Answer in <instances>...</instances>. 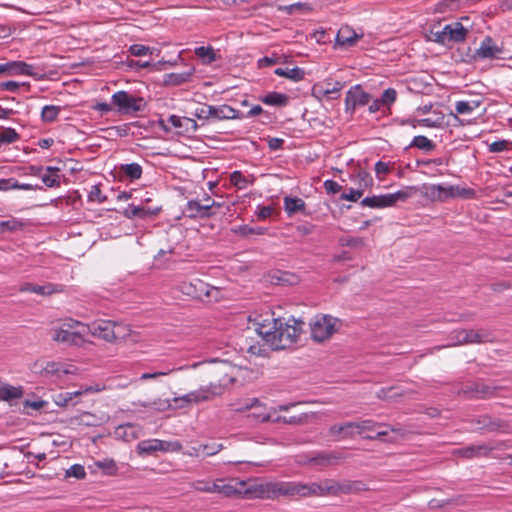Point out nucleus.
I'll list each match as a JSON object with an SVG mask.
<instances>
[{
  "label": "nucleus",
  "mask_w": 512,
  "mask_h": 512,
  "mask_svg": "<svg viewBox=\"0 0 512 512\" xmlns=\"http://www.w3.org/2000/svg\"><path fill=\"white\" fill-rule=\"evenodd\" d=\"M358 482H337L325 479L319 483H302L297 481H270L258 486L256 492L262 499H278L280 497H323L349 494L358 490Z\"/></svg>",
  "instance_id": "f257e3e1"
},
{
  "label": "nucleus",
  "mask_w": 512,
  "mask_h": 512,
  "mask_svg": "<svg viewBox=\"0 0 512 512\" xmlns=\"http://www.w3.org/2000/svg\"><path fill=\"white\" fill-rule=\"evenodd\" d=\"M283 322L280 318H266L256 323V332L272 349L280 350L294 344L302 332L304 322L292 319Z\"/></svg>",
  "instance_id": "f03ea898"
},
{
  "label": "nucleus",
  "mask_w": 512,
  "mask_h": 512,
  "mask_svg": "<svg viewBox=\"0 0 512 512\" xmlns=\"http://www.w3.org/2000/svg\"><path fill=\"white\" fill-rule=\"evenodd\" d=\"M83 328L87 331L106 342H115L118 340H124L130 335L129 326L114 322L111 320L97 319L89 324H84Z\"/></svg>",
  "instance_id": "7ed1b4c3"
},
{
  "label": "nucleus",
  "mask_w": 512,
  "mask_h": 512,
  "mask_svg": "<svg viewBox=\"0 0 512 512\" xmlns=\"http://www.w3.org/2000/svg\"><path fill=\"white\" fill-rule=\"evenodd\" d=\"M311 338L316 342H324L332 337L341 327V320L327 314H317L310 321Z\"/></svg>",
  "instance_id": "20e7f679"
},
{
  "label": "nucleus",
  "mask_w": 512,
  "mask_h": 512,
  "mask_svg": "<svg viewBox=\"0 0 512 512\" xmlns=\"http://www.w3.org/2000/svg\"><path fill=\"white\" fill-rule=\"evenodd\" d=\"M424 195L432 201L445 202L449 198L463 197L473 198L475 191L471 188H461L459 186H444L442 184H430L424 186Z\"/></svg>",
  "instance_id": "39448f33"
},
{
  "label": "nucleus",
  "mask_w": 512,
  "mask_h": 512,
  "mask_svg": "<svg viewBox=\"0 0 512 512\" xmlns=\"http://www.w3.org/2000/svg\"><path fill=\"white\" fill-rule=\"evenodd\" d=\"M179 290L189 297L207 302L216 300L219 294L218 288L198 278L191 281H182L179 284Z\"/></svg>",
  "instance_id": "423d86ee"
},
{
  "label": "nucleus",
  "mask_w": 512,
  "mask_h": 512,
  "mask_svg": "<svg viewBox=\"0 0 512 512\" xmlns=\"http://www.w3.org/2000/svg\"><path fill=\"white\" fill-rule=\"evenodd\" d=\"M194 116L199 120H233L242 119L244 117L239 110L227 104L218 106L204 104L195 109Z\"/></svg>",
  "instance_id": "0eeeda50"
},
{
  "label": "nucleus",
  "mask_w": 512,
  "mask_h": 512,
  "mask_svg": "<svg viewBox=\"0 0 512 512\" xmlns=\"http://www.w3.org/2000/svg\"><path fill=\"white\" fill-rule=\"evenodd\" d=\"M111 102L117 107L120 114L133 115L144 111L146 102L144 98L130 94L121 90L115 92L111 97Z\"/></svg>",
  "instance_id": "6e6552de"
},
{
  "label": "nucleus",
  "mask_w": 512,
  "mask_h": 512,
  "mask_svg": "<svg viewBox=\"0 0 512 512\" xmlns=\"http://www.w3.org/2000/svg\"><path fill=\"white\" fill-rule=\"evenodd\" d=\"M414 190L413 187H408L406 190H399L395 193H388L382 195H373L365 197L361 200V206L369 208H387L394 206L397 202H405Z\"/></svg>",
  "instance_id": "1a4fd4ad"
},
{
  "label": "nucleus",
  "mask_w": 512,
  "mask_h": 512,
  "mask_svg": "<svg viewBox=\"0 0 512 512\" xmlns=\"http://www.w3.org/2000/svg\"><path fill=\"white\" fill-rule=\"evenodd\" d=\"M451 345L481 344L492 341V334L487 330H454L450 334Z\"/></svg>",
  "instance_id": "9d476101"
},
{
  "label": "nucleus",
  "mask_w": 512,
  "mask_h": 512,
  "mask_svg": "<svg viewBox=\"0 0 512 512\" xmlns=\"http://www.w3.org/2000/svg\"><path fill=\"white\" fill-rule=\"evenodd\" d=\"M83 325L84 324L79 321L69 319V321L67 323H64L62 327L54 328L52 330V340L67 345L80 346L84 342L81 333L70 331V329L76 326L83 327Z\"/></svg>",
  "instance_id": "9b49d317"
},
{
  "label": "nucleus",
  "mask_w": 512,
  "mask_h": 512,
  "mask_svg": "<svg viewBox=\"0 0 512 512\" xmlns=\"http://www.w3.org/2000/svg\"><path fill=\"white\" fill-rule=\"evenodd\" d=\"M497 387L491 386L483 381H471L465 383L458 391L466 399H488L496 395Z\"/></svg>",
  "instance_id": "f8f14e48"
},
{
  "label": "nucleus",
  "mask_w": 512,
  "mask_h": 512,
  "mask_svg": "<svg viewBox=\"0 0 512 512\" xmlns=\"http://www.w3.org/2000/svg\"><path fill=\"white\" fill-rule=\"evenodd\" d=\"M469 28L465 27L462 22H452L444 26L443 30L436 34L437 40L442 44L450 42L460 43L465 41Z\"/></svg>",
  "instance_id": "ddd939ff"
},
{
  "label": "nucleus",
  "mask_w": 512,
  "mask_h": 512,
  "mask_svg": "<svg viewBox=\"0 0 512 512\" xmlns=\"http://www.w3.org/2000/svg\"><path fill=\"white\" fill-rule=\"evenodd\" d=\"M504 50L503 44L498 45L491 36H486L476 49L475 56L484 60L505 59Z\"/></svg>",
  "instance_id": "4468645a"
},
{
  "label": "nucleus",
  "mask_w": 512,
  "mask_h": 512,
  "mask_svg": "<svg viewBox=\"0 0 512 512\" xmlns=\"http://www.w3.org/2000/svg\"><path fill=\"white\" fill-rule=\"evenodd\" d=\"M222 392L223 387L221 385L210 384L208 386H203L195 391L187 393L180 399L188 403H200L204 401H210L215 397L220 396Z\"/></svg>",
  "instance_id": "2eb2a0df"
},
{
  "label": "nucleus",
  "mask_w": 512,
  "mask_h": 512,
  "mask_svg": "<svg viewBox=\"0 0 512 512\" xmlns=\"http://www.w3.org/2000/svg\"><path fill=\"white\" fill-rule=\"evenodd\" d=\"M370 100L369 93L365 92L360 85H354L346 93L345 110L353 113L358 106L368 105Z\"/></svg>",
  "instance_id": "dca6fc26"
},
{
  "label": "nucleus",
  "mask_w": 512,
  "mask_h": 512,
  "mask_svg": "<svg viewBox=\"0 0 512 512\" xmlns=\"http://www.w3.org/2000/svg\"><path fill=\"white\" fill-rule=\"evenodd\" d=\"M495 448L496 447H492L486 443L472 444L466 447L456 449L454 451V454L467 459L488 457L491 451L494 450Z\"/></svg>",
  "instance_id": "f3484780"
},
{
  "label": "nucleus",
  "mask_w": 512,
  "mask_h": 512,
  "mask_svg": "<svg viewBox=\"0 0 512 512\" xmlns=\"http://www.w3.org/2000/svg\"><path fill=\"white\" fill-rule=\"evenodd\" d=\"M20 292H30L42 296H49L55 293H62L64 286L61 284L47 283L44 285H37L32 283H24L19 288Z\"/></svg>",
  "instance_id": "a211bd4d"
},
{
  "label": "nucleus",
  "mask_w": 512,
  "mask_h": 512,
  "mask_svg": "<svg viewBox=\"0 0 512 512\" xmlns=\"http://www.w3.org/2000/svg\"><path fill=\"white\" fill-rule=\"evenodd\" d=\"M476 424L480 425V428L487 432H508L509 424L501 419H495L490 416H480L475 420Z\"/></svg>",
  "instance_id": "6ab92c4d"
},
{
  "label": "nucleus",
  "mask_w": 512,
  "mask_h": 512,
  "mask_svg": "<svg viewBox=\"0 0 512 512\" xmlns=\"http://www.w3.org/2000/svg\"><path fill=\"white\" fill-rule=\"evenodd\" d=\"M184 212L189 218H209L216 215V212H210L207 204L197 200L188 201Z\"/></svg>",
  "instance_id": "aec40b11"
},
{
  "label": "nucleus",
  "mask_w": 512,
  "mask_h": 512,
  "mask_svg": "<svg viewBox=\"0 0 512 512\" xmlns=\"http://www.w3.org/2000/svg\"><path fill=\"white\" fill-rule=\"evenodd\" d=\"M118 177L121 181H135L141 178L143 169L138 163L121 164L117 168Z\"/></svg>",
  "instance_id": "412c9836"
},
{
  "label": "nucleus",
  "mask_w": 512,
  "mask_h": 512,
  "mask_svg": "<svg viewBox=\"0 0 512 512\" xmlns=\"http://www.w3.org/2000/svg\"><path fill=\"white\" fill-rule=\"evenodd\" d=\"M244 486V482H238L235 480H231L229 482H225L222 479H218L214 481V493L222 494L226 497H232L235 495L241 494V489L237 486Z\"/></svg>",
  "instance_id": "4be33fe9"
},
{
  "label": "nucleus",
  "mask_w": 512,
  "mask_h": 512,
  "mask_svg": "<svg viewBox=\"0 0 512 512\" xmlns=\"http://www.w3.org/2000/svg\"><path fill=\"white\" fill-rule=\"evenodd\" d=\"M195 73V67L189 66L185 71L180 73H168L164 75V84L166 86H180L191 81Z\"/></svg>",
  "instance_id": "5701e85b"
},
{
  "label": "nucleus",
  "mask_w": 512,
  "mask_h": 512,
  "mask_svg": "<svg viewBox=\"0 0 512 512\" xmlns=\"http://www.w3.org/2000/svg\"><path fill=\"white\" fill-rule=\"evenodd\" d=\"M360 36L348 26H343L339 29L336 35V46L351 47L353 46Z\"/></svg>",
  "instance_id": "b1692460"
},
{
  "label": "nucleus",
  "mask_w": 512,
  "mask_h": 512,
  "mask_svg": "<svg viewBox=\"0 0 512 512\" xmlns=\"http://www.w3.org/2000/svg\"><path fill=\"white\" fill-rule=\"evenodd\" d=\"M354 422L335 424L329 428V434L335 440L351 438L355 435Z\"/></svg>",
  "instance_id": "393cba45"
},
{
  "label": "nucleus",
  "mask_w": 512,
  "mask_h": 512,
  "mask_svg": "<svg viewBox=\"0 0 512 512\" xmlns=\"http://www.w3.org/2000/svg\"><path fill=\"white\" fill-rule=\"evenodd\" d=\"M284 210L289 217L299 212L308 215L306 212V203L299 197L286 196L284 198Z\"/></svg>",
  "instance_id": "a878e982"
},
{
  "label": "nucleus",
  "mask_w": 512,
  "mask_h": 512,
  "mask_svg": "<svg viewBox=\"0 0 512 512\" xmlns=\"http://www.w3.org/2000/svg\"><path fill=\"white\" fill-rule=\"evenodd\" d=\"M354 425L355 434L359 435H364L367 432H374L376 428H389L390 431H397V429L394 427L388 426L386 424H380L370 419L355 421Z\"/></svg>",
  "instance_id": "bb28decb"
},
{
  "label": "nucleus",
  "mask_w": 512,
  "mask_h": 512,
  "mask_svg": "<svg viewBox=\"0 0 512 512\" xmlns=\"http://www.w3.org/2000/svg\"><path fill=\"white\" fill-rule=\"evenodd\" d=\"M289 96L281 92H269L264 96L259 97V100L265 105L274 107H285L289 103Z\"/></svg>",
  "instance_id": "cd10ccee"
},
{
  "label": "nucleus",
  "mask_w": 512,
  "mask_h": 512,
  "mask_svg": "<svg viewBox=\"0 0 512 512\" xmlns=\"http://www.w3.org/2000/svg\"><path fill=\"white\" fill-rule=\"evenodd\" d=\"M444 118L445 116L441 111L433 110L431 111V116L416 120V124H413V126L416 127V125H419L429 128L440 127L444 122Z\"/></svg>",
  "instance_id": "c85d7f7f"
},
{
  "label": "nucleus",
  "mask_w": 512,
  "mask_h": 512,
  "mask_svg": "<svg viewBox=\"0 0 512 512\" xmlns=\"http://www.w3.org/2000/svg\"><path fill=\"white\" fill-rule=\"evenodd\" d=\"M101 389L99 387H92V386H89V387H86L84 390H78V391H74V392H64V393H60L57 395L56 399H55V403L58 405V406H66L68 405V403L74 398V397H77L79 395H82L83 393H90V392H98L100 391Z\"/></svg>",
  "instance_id": "c756f323"
},
{
  "label": "nucleus",
  "mask_w": 512,
  "mask_h": 512,
  "mask_svg": "<svg viewBox=\"0 0 512 512\" xmlns=\"http://www.w3.org/2000/svg\"><path fill=\"white\" fill-rule=\"evenodd\" d=\"M23 395L21 387H14L0 380V400L10 401L13 399H19Z\"/></svg>",
  "instance_id": "7c9ffc66"
},
{
  "label": "nucleus",
  "mask_w": 512,
  "mask_h": 512,
  "mask_svg": "<svg viewBox=\"0 0 512 512\" xmlns=\"http://www.w3.org/2000/svg\"><path fill=\"white\" fill-rule=\"evenodd\" d=\"M274 74L280 77L288 78L294 82H298L304 79L305 71L302 68H276Z\"/></svg>",
  "instance_id": "2f4dec72"
},
{
  "label": "nucleus",
  "mask_w": 512,
  "mask_h": 512,
  "mask_svg": "<svg viewBox=\"0 0 512 512\" xmlns=\"http://www.w3.org/2000/svg\"><path fill=\"white\" fill-rule=\"evenodd\" d=\"M483 103L482 98L472 99V100H462L457 101L455 104V110L457 114H471L477 108H479Z\"/></svg>",
  "instance_id": "473e14b6"
},
{
  "label": "nucleus",
  "mask_w": 512,
  "mask_h": 512,
  "mask_svg": "<svg viewBox=\"0 0 512 512\" xmlns=\"http://www.w3.org/2000/svg\"><path fill=\"white\" fill-rule=\"evenodd\" d=\"M25 225L26 223L22 219L13 217L5 221H0V234L21 231Z\"/></svg>",
  "instance_id": "72a5a7b5"
},
{
  "label": "nucleus",
  "mask_w": 512,
  "mask_h": 512,
  "mask_svg": "<svg viewBox=\"0 0 512 512\" xmlns=\"http://www.w3.org/2000/svg\"><path fill=\"white\" fill-rule=\"evenodd\" d=\"M136 450L141 456L150 455L154 452L160 451L159 439L142 440L137 444Z\"/></svg>",
  "instance_id": "f704fd0d"
},
{
  "label": "nucleus",
  "mask_w": 512,
  "mask_h": 512,
  "mask_svg": "<svg viewBox=\"0 0 512 512\" xmlns=\"http://www.w3.org/2000/svg\"><path fill=\"white\" fill-rule=\"evenodd\" d=\"M45 170L48 173L41 175L42 182L49 188L59 187L61 184L60 176L58 174L59 168L48 166Z\"/></svg>",
  "instance_id": "c9c22d12"
},
{
  "label": "nucleus",
  "mask_w": 512,
  "mask_h": 512,
  "mask_svg": "<svg viewBox=\"0 0 512 512\" xmlns=\"http://www.w3.org/2000/svg\"><path fill=\"white\" fill-rule=\"evenodd\" d=\"M343 88V83L336 81L335 83L325 82L324 85L315 87L314 94L317 93L319 98L328 96L331 94H338Z\"/></svg>",
  "instance_id": "e433bc0d"
},
{
  "label": "nucleus",
  "mask_w": 512,
  "mask_h": 512,
  "mask_svg": "<svg viewBox=\"0 0 512 512\" xmlns=\"http://www.w3.org/2000/svg\"><path fill=\"white\" fill-rule=\"evenodd\" d=\"M340 459V456L336 452H322L312 457L309 463L320 466H328Z\"/></svg>",
  "instance_id": "4c0bfd02"
},
{
  "label": "nucleus",
  "mask_w": 512,
  "mask_h": 512,
  "mask_svg": "<svg viewBox=\"0 0 512 512\" xmlns=\"http://www.w3.org/2000/svg\"><path fill=\"white\" fill-rule=\"evenodd\" d=\"M409 147L418 148L425 152H431L436 148V144L424 135L415 136Z\"/></svg>",
  "instance_id": "58836bf2"
},
{
  "label": "nucleus",
  "mask_w": 512,
  "mask_h": 512,
  "mask_svg": "<svg viewBox=\"0 0 512 512\" xmlns=\"http://www.w3.org/2000/svg\"><path fill=\"white\" fill-rule=\"evenodd\" d=\"M194 53L199 57L203 64L209 65L216 61V53L211 46L196 47Z\"/></svg>",
  "instance_id": "ea45409f"
},
{
  "label": "nucleus",
  "mask_w": 512,
  "mask_h": 512,
  "mask_svg": "<svg viewBox=\"0 0 512 512\" xmlns=\"http://www.w3.org/2000/svg\"><path fill=\"white\" fill-rule=\"evenodd\" d=\"M34 67L23 61H11L10 62V75H34Z\"/></svg>",
  "instance_id": "a19ab883"
},
{
  "label": "nucleus",
  "mask_w": 512,
  "mask_h": 512,
  "mask_svg": "<svg viewBox=\"0 0 512 512\" xmlns=\"http://www.w3.org/2000/svg\"><path fill=\"white\" fill-rule=\"evenodd\" d=\"M60 111H61V107H59V106L45 105L41 111V119L43 122H46V123L54 122L57 119Z\"/></svg>",
  "instance_id": "79ce46f5"
},
{
  "label": "nucleus",
  "mask_w": 512,
  "mask_h": 512,
  "mask_svg": "<svg viewBox=\"0 0 512 512\" xmlns=\"http://www.w3.org/2000/svg\"><path fill=\"white\" fill-rule=\"evenodd\" d=\"M230 183L235 186L239 190L246 189L249 181L247 178L242 174L241 171H233L230 175Z\"/></svg>",
  "instance_id": "37998d69"
},
{
  "label": "nucleus",
  "mask_w": 512,
  "mask_h": 512,
  "mask_svg": "<svg viewBox=\"0 0 512 512\" xmlns=\"http://www.w3.org/2000/svg\"><path fill=\"white\" fill-rule=\"evenodd\" d=\"M19 139V134L14 128H5L0 131V147L4 144H10Z\"/></svg>",
  "instance_id": "c03bdc74"
},
{
  "label": "nucleus",
  "mask_w": 512,
  "mask_h": 512,
  "mask_svg": "<svg viewBox=\"0 0 512 512\" xmlns=\"http://www.w3.org/2000/svg\"><path fill=\"white\" fill-rule=\"evenodd\" d=\"M267 229L262 227H251L249 225H241L239 226L235 232L238 233L241 236H248L251 234H257V235H264L266 233Z\"/></svg>",
  "instance_id": "a18cd8bd"
},
{
  "label": "nucleus",
  "mask_w": 512,
  "mask_h": 512,
  "mask_svg": "<svg viewBox=\"0 0 512 512\" xmlns=\"http://www.w3.org/2000/svg\"><path fill=\"white\" fill-rule=\"evenodd\" d=\"M159 447L162 452H180L183 448L179 441H166L160 439Z\"/></svg>",
  "instance_id": "49530a36"
},
{
  "label": "nucleus",
  "mask_w": 512,
  "mask_h": 512,
  "mask_svg": "<svg viewBox=\"0 0 512 512\" xmlns=\"http://www.w3.org/2000/svg\"><path fill=\"white\" fill-rule=\"evenodd\" d=\"M65 477H74L76 479H84L86 477V471L83 465L74 464L65 472Z\"/></svg>",
  "instance_id": "de8ad7c7"
},
{
  "label": "nucleus",
  "mask_w": 512,
  "mask_h": 512,
  "mask_svg": "<svg viewBox=\"0 0 512 512\" xmlns=\"http://www.w3.org/2000/svg\"><path fill=\"white\" fill-rule=\"evenodd\" d=\"M357 178L359 180V188L363 189V192L365 191V189H368L373 186V178L367 171L360 170L357 173Z\"/></svg>",
  "instance_id": "09e8293b"
},
{
  "label": "nucleus",
  "mask_w": 512,
  "mask_h": 512,
  "mask_svg": "<svg viewBox=\"0 0 512 512\" xmlns=\"http://www.w3.org/2000/svg\"><path fill=\"white\" fill-rule=\"evenodd\" d=\"M88 201L101 204L107 201V197L102 195L99 185H93L88 193Z\"/></svg>",
  "instance_id": "8fccbe9b"
},
{
  "label": "nucleus",
  "mask_w": 512,
  "mask_h": 512,
  "mask_svg": "<svg viewBox=\"0 0 512 512\" xmlns=\"http://www.w3.org/2000/svg\"><path fill=\"white\" fill-rule=\"evenodd\" d=\"M116 435L124 438V440L129 441L130 439H134L136 436L133 432V426L131 424L121 425L116 431Z\"/></svg>",
  "instance_id": "3c124183"
},
{
  "label": "nucleus",
  "mask_w": 512,
  "mask_h": 512,
  "mask_svg": "<svg viewBox=\"0 0 512 512\" xmlns=\"http://www.w3.org/2000/svg\"><path fill=\"white\" fill-rule=\"evenodd\" d=\"M160 212V208H150L143 205H139L138 218L139 219H148L157 216Z\"/></svg>",
  "instance_id": "603ef678"
},
{
  "label": "nucleus",
  "mask_w": 512,
  "mask_h": 512,
  "mask_svg": "<svg viewBox=\"0 0 512 512\" xmlns=\"http://www.w3.org/2000/svg\"><path fill=\"white\" fill-rule=\"evenodd\" d=\"M363 193V189L349 188L347 192L341 194V199L356 202L362 197Z\"/></svg>",
  "instance_id": "864d4df0"
},
{
  "label": "nucleus",
  "mask_w": 512,
  "mask_h": 512,
  "mask_svg": "<svg viewBox=\"0 0 512 512\" xmlns=\"http://www.w3.org/2000/svg\"><path fill=\"white\" fill-rule=\"evenodd\" d=\"M391 171V167L389 163L378 161L375 164V174L376 177L381 181L384 179L385 175L389 174Z\"/></svg>",
  "instance_id": "5fc2aeb1"
},
{
  "label": "nucleus",
  "mask_w": 512,
  "mask_h": 512,
  "mask_svg": "<svg viewBox=\"0 0 512 512\" xmlns=\"http://www.w3.org/2000/svg\"><path fill=\"white\" fill-rule=\"evenodd\" d=\"M512 145V142L508 140H498L491 143L488 146V151L491 153H498L509 149V146Z\"/></svg>",
  "instance_id": "6e6d98bb"
},
{
  "label": "nucleus",
  "mask_w": 512,
  "mask_h": 512,
  "mask_svg": "<svg viewBox=\"0 0 512 512\" xmlns=\"http://www.w3.org/2000/svg\"><path fill=\"white\" fill-rule=\"evenodd\" d=\"M397 98V92L393 88H388L384 90L381 96V101L384 106L389 107L391 104H393L396 101Z\"/></svg>",
  "instance_id": "4d7b16f0"
},
{
  "label": "nucleus",
  "mask_w": 512,
  "mask_h": 512,
  "mask_svg": "<svg viewBox=\"0 0 512 512\" xmlns=\"http://www.w3.org/2000/svg\"><path fill=\"white\" fill-rule=\"evenodd\" d=\"M339 244L341 246H348V247H361L364 245V240L360 237H341L339 239Z\"/></svg>",
  "instance_id": "13d9d810"
},
{
  "label": "nucleus",
  "mask_w": 512,
  "mask_h": 512,
  "mask_svg": "<svg viewBox=\"0 0 512 512\" xmlns=\"http://www.w3.org/2000/svg\"><path fill=\"white\" fill-rule=\"evenodd\" d=\"M149 51L150 48L142 44H133L128 49V52L136 57L145 56Z\"/></svg>",
  "instance_id": "bf43d9fd"
},
{
  "label": "nucleus",
  "mask_w": 512,
  "mask_h": 512,
  "mask_svg": "<svg viewBox=\"0 0 512 512\" xmlns=\"http://www.w3.org/2000/svg\"><path fill=\"white\" fill-rule=\"evenodd\" d=\"M418 165L429 167L431 165L441 166V165H448L449 164V158L439 157L434 159H427V160H421L417 161Z\"/></svg>",
  "instance_id": "052dcab7"
},
{
  "label": "nucleus",
  "mask_w": 512,
  "mask_h": 512,
  "mask_svg": "<svg viewBox=\"0 0 512 512\" xmlns=\"http://www.w3.org/2000/svg\"><path fill=\"white\" fill-rule=\"evenodd\" d=\"M389 430H390L389 428H385V429L376 428V430L374 432H367V434H364L363 437L365 439H370V440L382 439L384 436L388 435Z\"/></svg>",
  "instance_id": "680f3d73"
},
{
  "label": "nucleus",
  "mask_w": 512,
  "mask_h": 512,
  "mask_svg": "<svg viewBox=\"0 0 512 512\" xmlns=\"http://www.w3.org/2000/svg\"><path fill=\"white\" fill-rule=\"evenodd\" d=\"M273 208L271 206L258 205L256 208V215L259 219H267L272 215Z\"/></svg>",
  "instance_id": "e2e57ef3"
},
{
  "label": "nucleus",
  "mask_w": 512,
  "mask_h": 512,
  "mask_svg": "<svg viewBox=\"0 0 512 512\" xmlns=\"http://www.w3.org/2000/svg\"><path fill=\"white\" fill-rule=\"evenodd\" d=\"M138 212H139V205H135L134 203H131L129 204L125 209L124 211L122 212V214L128 218V219H133V218H138Z\"/></svg>",
  "instance_id": "0e129e2a"
},
{
  "label": "nucleus",
  "mask_w": 512,
  "mask_h": 512,
  "mask_svg": "<svg viewBox=\"0 0 512 512\" xmlns=\"http://www.w3.org/2000/svg\"><path fill=\"white\" fill-rule=\"evenodd\" d=\"M324 188L326 192L330 194H336L342 189L341 185L331 179L324 181Z\"/></svg>",
  "instance_id": "69168bd1"
},
{
  "label": "nucleus",
  "mask_w": 512,
  "mask_h": 512,
  "mask_svg": "<svg viewBox=\"0 0 512 512\" xmlns=\"http://www.w3.org/2000/svg\"><path fill=\"white\" fill-rule=\"evenodd\" d=\"M267 142L269 149L272 151L280 150L284 145V139L277 137H270L268 138Z\"/></svg>",
  "instance_id": "338daca9"
},
{
  "label": "nucleus",
  "mask_w": 512,
  "mask_h": 512,
  "mask_svg": "<svg viewBox=\"0 0 512 512\" xmlns=\"http://www.w3.org/2000/svg\"><path fill=\"white\" fill-rule=\"evenodd\" d=\"M98 467L107 471L108 474H114L117 470L116 464L113 460H105L97 463Z\"/></svg>",
  "instance_id": "774afa93"
}]
</instances>
